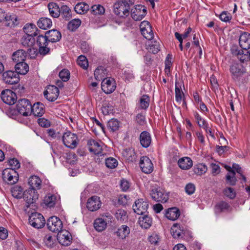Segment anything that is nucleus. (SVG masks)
<instances>
[{
    "label": "nucleus",
    "mask_w": 250,
    "mask_h": 250,
    "mask_svg": "<svg viewBox=\"0 0 250 250\" xmlns=\"http://www.w3.org/2000/svg\"><path fill=\"white\" fill-rule=\"evenodd\" d=\"M230 72L232 79L235 81H240L246 73V68L241 63H235L230 66Z\"/></svg>",
    "instance_id": "2"
},
{
    "label": "nucleus",
    "mask_w": 250,
    "mask_h": 250,
    "mask_svg": "<svg viewBox=\"0 0 250 250\" xmlns=\"http://www.w3.org/2000/svg\"><path fill=\"white\" fill-rule=\"evenodd\" d=\"M8 164L10 167L9 168L15 170L20 167V163L19 161L16 158L10 159L8 161Z\"/></svg>",
    "instance_id": "62"
},
{
    "label": "nucleus",
    "mask_w": 250,
    "mask_h": 250,
    "mask_svg": "<svg viewBox=\"0 0 250 250\" xmlns=\"http://www.w3.org/2000/svg\"><path fill=\"white\" fill-rule=\"evenodd\" d=\"M105 9L101 5H94L91 6V13L93 15H102L104 13Z\"/></svg>",
    "instance_id": "44"
},
{
    "label": "nucleus",
    "mask_w": 250,
    "mask_h": 250,
    "mask_svg": "<svg viewBox=\"0 0 250 250\" xmlns=\"http://www.w3.org/2000/svg\"><path fill=\"white\" fill-rule=\"evenodd\" d=\"M50 15L53 18H58L60 15V8L57 3L50 2L48 4Z\"/></svg>",
    "instance_id": "37"
},
{
    "label": "nucleus",
    "mask_w": 250,
    "mask_h": 250,
    "mask_svg": "<svg viewBox=\"0 0 250 250\" xmlns=\"http://www.w3.org/2000/svg\"><path fill=\"white\" fill-rule=\"evenodd\" d=\"M47 226L50 231L54 232H58L62 228V223L58 217L52 216L48 219Z\"/></svg>",
    "instance_id": "8"
},
{
    "label": "nucleus",
    "mask_w": 250,
    "mask_h": 250,
    "mask_svg": "<svg viewBox=\"0 0 250 250\" xmlns=\"http://www.w3.org/2000/svg\"><path fill=\"white\" fill-rule=\"evenodd\" d=\"M30 224L35 228L40 229L42 228L45 223L44 217L39 213H32L29 218Z\"/></svg>",
    "instance_id": "7"
},
{
    "label": "nucleus",
    "mask_w": 250,
    "mask_h": 250,
    "mask_svg": "<svg viewBox=\"0 0 250 250\" xmlns=\"http://www.w3.org/2000/svg\"><path fill=\"white\" fill-rule=\"evenodd\" d=\"M87 145L89 150L95 155H99L102 153V147L101 143H99L94 140H90L88 141Z\"/></svg>",
    "instance_id": "21"
},
{
    "label": "nucleus",
    "mask_w": 250,
    "mask_h": 250,
    "mask_svg": "<svg viewBox=\"0 0 250 250\" xmlns=\"http://www.w3.org/2000/svg\"><path fill=\"white\" fill-rule=\"evenodd\" d=\"M231 208L227 202L221 201L218 203L215 206L214 211L216 214H219L222 212L230 211Z\"/></svg>",
    "instance_id": "24"
},
{
    "label": "nucleus",
    "mask_w": 250,
    "mask_h": 250,
    "mask_svg": "<svg viewBox=\"0 0 250 250\" xmlns=\"http://www.w3.org/2000/svg\"><path fill=\"white\" fill-rule=\"evenodd\" d=\"M66 160L70 164H74L77 161V156L74 152H70L66 154Z\"/></svg>",
    "instance_id": "60"
},
{
    "label": "nucleus",
    "mask_w": 250,
    "mask_h": 250,
    "mask_svg": "<svg viewBox=\"0 0 250 250\" xmlns=\"http://www.w3.org/2000/svg\"><path fill=\"white\" fill-rule=\"evenodd\" d=\"M44 106L40 102L34 104L32 106L31 113L36 116H42L44 113Z\"/></svg>",
    "instance_id": "27"
},
{
    "label": "nucleus",
    "mask_w": 250,
    "mask_h": 250,
    "mask_svg": "<svg viewBox=\"0 0 250 250\" xmlns=\"http://www.w3.org/2000/svg\"><path fill=\"white\" fill-rule=\"evenodd\" d=\"M18 112L24 116H28L31 114L32 105L30 101L25 99L19 100L17 104Z\"/></svg>",
    "instance_id": "4"
},
{
    "label": "nucleus",
    "mask_w": 250,
    "mask_h": 250,
    "mask_svg": "<svg viewBox=\"0 0 250 250\" xmlns=\"http://www.w3.org/2000/svg\"><path fill=\"white\" fill-rule=\"evenodd\" d=\"M224 193L225 196L230 199H233L236 196V193L231 188H227L224 190Z\"/></svg>",
    "instance_id": "63"
},
{
    "label": "nucleus",
    "mask_w": 250,
    "mask_h": 250,
    "mask_svg": "<svg viewBox=\"0 0 250 250\" xmlns=\"http://www.w3.org/2000/svg\"><path fill=\"white\" fill-rule=\"evenodd\" d=\"M94 227L97 231L101 232L106 228L107 224L103 219L99 218L95 220Z\"/></svg>",
    "instance_id": "43"
},
{
    "label": "nucleus",
    "mask_w": 250,
    "mask_h": 250,
    "mask_svg": "<svg viewBox=\"0 0 250 250\" xmlns=\"http://www.w3.org/2000/svg\"><path fill=\"white\" fill-rule=\"evenodd\" d=\"M89 10V5L85 2L78 3L74 7L75 11L78 14H84Z\"/></svg>",
    "instance_id": "39"
},
{
    "label": "nucleus",
    "mask_w": 250,
    "mask_h": 250,
    "mask_svg": "<svg viewBox=\"0 0 250 250\" xmlns=\"http://www.w3.org/2000/svg\"><path fill=\"white\" fill-rule=\"evenodd\" d=\"M138 223L142 228L148 229L152 224V219L148 215H144L139 217Z\"/></svg>",
    "instance_id": "36"
},
{
    "label": "nucleus",
    "mask_w": 250,
    "mask_h": 250,
    "mask_svg": "<svg viewBox=\"0 0 250 250\" xmlns=\"http://www.w3.org/2000/svg\"><path fill=\"white\" fill-rule=\"evenodd\" d=\"M5 19V21H6V24L8 26H15L18 24V17L15 15H12L8 16Z\"/></svg>",
    "instance_id": "47"
},
{
    "label": "nucleus",
    "mask_w": 250,
    "mask_h": 250,
    "mask_svg": "<svg viewBox=\"0 0 250 250\" xmlns=\"http://www.w3.org/2000/svg\"><path fill=\"white\" fill-rule=\"evenodd\" d=\"M180 216V211L176 208H172L168 209L166 213V217L170 220H175Z\"/></svg>",
    "instance_id": "42"
},
{
    "label": "nucleus",
    "mask_w": 250,
    "mask_h": 250,
    "mask_svg": "<svg viewBox=\"0 0 250 250\" xmlns=\"http://www.w3.org/2000/svg\"><path fill=\"white\" fill-rule=\"evenodd\" d=\"M59 75L62 81L67 82L70 79V73L68 70L64 69L60 72Z\"/></svg>",
    "instance_id": "59"
},
{
    "label": "nucleus",
    "mask_w": 250,
    "mask_h": 250,
    "mask_svg": "<svg viewBox=\"0 0 250 250\" xmlns=\"http://www.w3.org/2000/svg\"><path fill=\"white\" fill-rule=\"evenodd\" d=\"M140 142L141 146L145 148L148 147L151 143V137L149 133L146 131H143L140 135Z\"/></svg>",
    "instance_id": "23"
},
{
    "label": "nucleus",
    "mask_w": 250,
    "mask_h": 250,
    "mask_svg": "<svg viewBox=\"0 0 250 250\" xmlns=\"http://www.w3.org/2000/svg\"><path fill=\"white\" fill-rule=\"evenodd\" d=\"M28 184L30 186V188L39 189L41 188L42 180L37 176H32L29 179Z\"/></svg>",
    "instance_id": "29"
},
{
    "label": "nucleus",
    "mask_w": 250,
    "mask_h": 250,
    "mask_svg": "<svg viewBox=\"0 0 250 250\" xmlns=\"http://www.w3.org/2000/svg\"><path fill=\"white\" fill-rule=\"evenodd\" d=\"M23 29L26 35L32 36H37L38 35L37 32L39 31L36 26L32 23L26 24Z\"/></svg>",
    "instance_id": "33"
},
{
    "label": "nucleus",
    "mask_w": 250,
    "mask_h": 250,
    "mask_svg": "<svg viewBox=\"0 0 250 250\" xmlns=\"http://www.w3.org/2000/svg\"><path fill=\"white\" fill-rule=\"evenodd\" d=\"M150 194L152 199L156 202L166 203L168 199V194L160 187L152 188Z\"/></svg>",
    "instance_id": "5"
},
{
    "label": "nucleus",
    "mask_w": 250,
    "mask_h": 250,
    "mask_svg": "<svg viewBox=\"0 0 250 250\" xmlns=\"http://www.w3.org/2000/svg\"><path fill=\"white\" fill-rule=\"evenodd\" d=\"M160 50V42L154 41L149 44V50L153 54L157 53Z\"/></svg>",
    "instance_id": "54"
},
{
    "label": "nucleus",
    "mask_w": 250,
    "mask_h": 250,
    "mask_svg": "<svg viewBox=\"0 0 250 250\" xmlns=\"http://www.w3.org/2000/svg\"><path fill=\"white\" fill-rule=\"evenodd\" d=\"M130 233V229L126 225L121 226L115 232L117 236L121 239H125Z\"/></svg>",
    "instance_id": "38"
},
{
    "label": "nucleus",
    "mask_w": 250,
    "mask_h": 250,
    "mask_svg": "<svg viewBox=\"0 0 250 250\" xmlns=\"http://www.w3.org/2000/svg\"><path fill=\"white\" fill-rule=\"evenodd\" d=\"M116 85L113 79H104L101 83V88L103 91L106 94L112 93L116 89Z\"/></svg>",
    "instance_id": "15"
},
{
    "label": "nucleus",
    "mask_w": 250,
    "mask_h": 250,
    "mask_svg": "<svg viewBox=\"0 0 250 250\" xmlns=\"http://www.w3.org/2000/svg\"><path fill=\"white\" fill-rule=\"evenodd\" d=\"M46 35L49 42H57L61 38V33L57 30H51L46 32Z\"/></svg>",
    "instance_id": "25"
},
{
    "label": "nucleus",
    "mask_w": 250,
    "mask_h": 250,
    "mask_svg": "<svg viewBox=\"0 0 250 250\" xmlns=\"http://www.w3.org/2000/svg\"><path fill=\"white\" fill-rule=\"evenodd\" d=\"M239 43L240 47L244 50L250 48V34L247 32L242 33L239 37Z\"/></svg>",
    "instance_id": "20"
},
{
    "label": "nucleus",
    "mask_w": 250,
    "mask_h": 250,
    "mask_svg": "<svg viewBox=\"0 0 250 250\" xmlns=\"http://www.w3.org/2000/svg\"><path fill=\"white\" fill-rule=\"evenodd\" d=\"M72 238L71 234L67 231L62 232L58 236V240L62 245L68 246L71 244Z\"/></svg>",
    "instance_id": "22"
},
{
    "label": "nucleus",
    "mask_w": 250,
    "mask_h": 250,
    "mask_svg": "<svg viewBox=\"0 0 250 250\" xmlns=\"http://www.w3.org/2000/svg\"><path fill=\"white\" fill-rule=\"evenodd\" d=\"M139 164L142 171L145 173H150L153 170V165L150 159L146 156L141 158Z\"/></svg>",
    "instance_id": "16"
},
{
    "label": "nucleus",
    "mask_w": 250,
    "mask_h": 250,
    "mask_svg": "<svg viewBox=\"0 0 250 250\" xmlns=\"http://www.w3.org/2000/svg\"><path fill=\"white\" fill-rule=\"evenodd\" d=\"M81 21L78 19H75L69 22L67 27L71 31L76 30L81 25Z\"/></svg>",
    "instance_id": "52"
},
{
    "label": "nucleus",
    "mask_w": 250,
    "mask_h": 250,
    "mask_svg": "<svg viewBox=\"0 0 250 250\" xmlns=\"http://www.w3.org/2000/svg\"><path fill=\"white\" fill-rule=\"evenodd\" d=\"M207 170V167L203 164H198L194 167V173L199 175H202L205 173Z\"/></svg>",
    "instance_id": "50"
},
{
    "label": "nucleus",
    "mask_w": 250,
    "mask_h": 250,
    "mask_svg": "<svg viewBox=\"0 0 250 250\" xmlns=\"http://www.w3.org/2000/svg\"><path fill=\"white\" fill-rule=\"evenodd\" d=\"M15 71L18 74L25 75L29 71V66L24 62H18L15 66Z\"/></svg>",
    "instance_id": "34"
},
{
    "label": "nucleus",
    "mask_w": 250,
    "mask_h": 250,
    "mask_svg": "<svg viewBox=\"0 0 250 250\" xmlns=\"http://www.w3.org/2000/svg\"><path fill=\"white\" fill-rule=\"evenodd\" d=\"M2 178L7 184L13 185L18 182L19 175L15 170L6 168L3 171Z\"/></svg>",
    "instance_id": "6"
},
{
    "label": "nucleus",
    "mask_w": 250,
    "mask_h": 250,
    "mask_svg": "<svg viewBox=\"0 0 250 250\" xmlns=\"http://www.w3.org/2000/svg\"><path fill=\"white\" fill-rule=\"evenodd\" d=\"M140 29L142 35L146 39L151 40L153 39L154 34L149 22L144 21L140 25Z\"/></svg>",
    "instance_id": "13"
},
{
    "label": "nucleus",
    "mask_w": 250,
    "mask_h": 250,
    "mask_svg": "<svg viewBox=\"0 0 250 250\" xmlns=\"http://www.w3.org/2000/svg\"><path fill=\"white\" fill-rule=\"evenodd\" d=\"M52 22L51 19L48 18H41L37 22L38 26L44 30H46L50 28L52 26Z\"/></svg>",
    "instance_id": "40"
},
{
    "label": "nucleus",
    "mask_w": 250,
    "mask_h": 250,
    "mask_svg": "<svg viewBox=\"0 0 250 250\" xmlns=\"http://www.w3.org/2000/svg\"><path fill=\"white\" fill-rule=\"evenodd\" d=\"M146 8L142 5H136L131 11V16L135 21H141L146 14Z\"/></svg>",
    "instance_id": "9"
},
{
    "label": "nucleus",
    "mask_w": 250,
    "mask_h": 250,
    "mask_svg": "<svg viewBox=\"0 0 250 250\" xmlns=\"http://www.w3.org/2000/svg\"><path fill=\"white\" fill-rule=\"evenodd\" d=\"M27 54L23 49H19L15 52L12 55L13 61L17 62H24L26 58Z\"/></svg>",
    "instance_id": "26"
},
{
    "label": "nucleus",
    "mask_w": 250,
    "mask_h": 250,
    "mask_svg": "<svg viewBox=\"0 0 250 250\" xmlns=\"http://www.w3.org/2000/svg\"><path fill=\"white\" fill-rule=\"evenodd\" d=\"M133 209L136 214L143 215L147 212L148 208V203L143 199L136 200L133 205Z\"/></svg>",
    "instance_id": "10"
},
{
    "label": "nucleus",
    "mask_w": 250,
    "mask_h": 250,
    "mask_svg": "<svg viewBox=\"0 0 250 250\" xmlns=\"http://www.w3.org/2000/svg\"><path fill=\"white\" fill-rule=\"evenodd\" d=\"M105 165L110 168H114L118 166V162L116 159L113 157H109L105 159Z\"/></svg>",
    "instance_id": "56"
},
{
    "label": "nucleus",
    "mask_w": 250,
    "mask_h": 250,
    "mask_svg": "<svg viewBox=\"0 0 250 250\" xmlns=\"http://www.w3.org/2000/svg\"><path fill=\"white\" fill-rule=\"evenodd\" d=\"M43 242L45 245L48 248H52L54 247L56 242L55 237H52L50 234H46L43 239Z\"/></svg>",
    "instance_id": "48"
},
{
    "label": "nucleus",
    "mask_w": 250,
    "mask_h": 250,
    "mask_svg": "<svg viewBox=\"0 0 250 250\" xmlns=\"http://www.w3.org/2000/svg\"><path fill=\"white\" fill-rule=\"evenodd\" d=\"M101 206V202L100 198L97 196H93L89 198L86 204L87 209L91 211H96Z\"/></svg>",
    "instance_id": "18"
},
{
    "label": "nucleus",
    "mask_w": 250,
    "mask_h": 250,
    "mask_svg": "<svg viewBox=\"0 0 250 250\" xmlns=\"http://www.w3.org/2000/svg\"><path fill=\"white\" fill-rule=\"evenodd\" d=\"M11 193L12 196L16 198L19 199L23 197V189L20 186H16L13 187Z\"/></svg>",
    "instance_id": "46"
},
{
    "label": "nucleus",
    "mask_w": 250,
    "mask_h": 250,
    "mask_svg": "<svg viewBox=\"0 0 250 250\" xmlns=\"http://www.w3.org/2000/svg\"><path fill=\"white\" fill-rule=\"evenodd\" d=\"M39 125L43 127H48L50 125V122L49 120L44 118H40L38 119Z\"/></svg>",
    "instance_id": "64"
},
{
    "label": "nucleus",
    "mask_w": 250,
    "mask_h": 250,
    "mask_svg": "<svg viewBox=\"0 0 250 250\" xmlns=\"http://www.w3.org/2000/svg\"><path fill=\"white\" fill-rule=\"evenodd\" d=\"M57 200L58 197L57 195L49 193L44 197L43 203L46 207L52 208L54 207Z\"/></svg>",
    "instance_id": "28"
},
{
    "label": "nucleus",
    "mask_w": 250,
    "mask_h": 250,
    "mask_svg": "<svg viewBox=\"0 0 250 250\" xmlns=\"http://www.w3.org/2000/svg\"><path fill=\"white\" fill-rule=\"evenodd\" d=\"M133 2L131 0H121L114 4V13L121 18H125L129 14L130 6Z\"/></svg>",
    "instance_id": "1"
},
{
    "label": "nucleus",
    "mask_w": 250,
    "mask_h": 250,
    "mask_svg": "<svg viewBox=\"0 0 250 250\" xmlns=\"http://www.w3.org/2000/svg\"><path fill=\"white\" fill-rule=\"evenodd\" d=\"M60 15L65 21H69L72 17L70 8L65 5H62L60 8Z\"/></svg>",
    "instance_id": "41"
},
{
    "label": "nucleus",
    "mask_w": 250,
    "mask_h": 250,
    "mask_svg": "<svg viewBox=\"0 0 250 250\" xmlns=\"http://www.w3.org/2000/svg\"><path fill=\"white\" fill-rule=\"evenodd\" d=\"M226 182L230 186H235L237 181L235 171L228 172L226 176Z\"/></svg>",
    "instance_id": "45"
},
{
    "label": "nucleus",
    "mask_w": 250,
    "mask_h": 250,
    "mask_svg": "<svg viewBox=\"0 0 250 250\" xmlns=\"http://www.w3.org/2000/svg\"><path fill=\"white\" fill-rule=\"evenodd\" d=\"M182 82L181 81L175 82V98L177 102L181 103L183 100L184 93L182 90L181 86Z\"/></svg>",
    "instance_id": "35"
},
{
    "label": "nucleus",
    "mask_w": 250,
    "mask_h": 250,
    "mask_svg": "<svg viewBox=\"0 0 250 250\" xmlns=\"http://www.w3.org/2000/svg\"><path fill=\"white\" fill-rule=\"evenodd\" d=\"M48 39L46 35L43 36L42 35H40L38 37L37 43L39 46H42L43 45H47L48 44Z\"/></svg>",
    "instance_id": "61"
},
{
    "label": "nucleus",
    "mask_w": 250,
    "mask_h": 250,
    "mask_svg": "<svg viewBox=\"0 0 250 250\" xmlns=\"http://www.w3.org/2000/svg\"><path fill=\"white\" fill-rule=\"evenodd\" d=\"M171 234L174 238H183L185 234V229L182 225L174 224L171 228Z\"/></svg>",
    "instance_id": "19"
},
{
    "label": "nucleus",
    "mask_w": 250,
    "mask_h": 250,
    "mask_svg": "<svg viewBox=\"0 0 250 250\" xmlns=\"http://www.w3.org/2000/svg\"><path fill=\"white\" fill-rule=\"evenodd\" d=\"M59 90L54 85H49L44 92V96L49 101L53 102L58 97Z\"/></svg>",
    "instance_id": "17"
},
{
    "label": "nucleus",
    "mask_w": 250,
    "mask_h": 250,
    "mask_svg": "<svg viewBox=\"0 0 250 250\" xmlns=\"http://www.w3.org/2000/svg\"><path fill=\"white\" fill-rule=\"evenodd\" d=\"M63 144L70 148H75L78 144L77 135L70 131H67L63 133L62 137Z\"/></svg>",
    "instance_id": "3"
},
{
    "label": "nucleus",
    "mask_w": 250,
    "mask_h": 250,
    "mask_svg": "<svg viewBox=\"0 0 250 250\" xmlns=\"http://www.w3.org/2000/svg\"><path fill=\"white\" fill-rule=\"evenodd\" d=\"M3 80L7 84H14L19 83V75L17 72L13 71H7L2 74Z\"/></svg>",
    "instance_id": "11"
},
{
    "label": "nucleus",
    "mask_w": 250,
    "mask_h": 250,
    "mask_svg": "<svg viewBox=\"0 0 250 250\" xmlns=\"http://www.w3.org/2000/svg\"><path fill=\"white\" fill-rule=\"evenodd\" d=\"M115 217L118 221L123 222L127 218V213L124 210L118 209L115 213Z\"/></svg>",
    "instance_id": "53"
},
{
    "label": "nucleus",
    "mask_w": 250,
    "mask_h": 250,
    "mask_svg": "<svg viewBox=\"0 0 250 250\" xmlns=\"http://www.w3.org/2000/svg\"><path fill=\"white\" fill-rule=\"evenodd\" d=\"M123 155L125 157L126 160L129 161H133L135 160L136 155L134 150L131 148H128L124 151L123 152Z\"/></svg>",
    "instance_id": "51"
},
{
    "label": "nucleus",
    "mask_w": 250,
    "mask_h": 250,
    "mask_svg": "<svg viewBox=\"0 0 250 250\" xmlns=\"http://www.w3.org/2000/svg\"><path fill=\"white\" fill-rule=\"evenodd\" d=\"M107 126L111 131H116L119 127V122L116 119H112L108 122Z\"/></svg>",
    "instance_id": "55"
},
{
    "label": "nucleus",
    "mask_w": 250,
    "mask_h": 250,
    "mask_svg": "<svg viewBox=\"0 0 250 250\" xmlns=\"http://www.w3.org/2000/svg\"><path fill=\"white\" fill-rule=\"evenodd\" d=\"M149 97L146 95H143L140 99L139 104L141 109H146L149 105Z\"/></svg>",
    "instance_id": "49"
},
{
    "label": "nucleus",
    "mask_w": 250,
    "mask_h": 250,
    "mask_svg": "<svg viewBox=\"0 0 250 250\" xmlns=\"http://www.w3.org/2000/svg\"><path fill=\"white\" fill-rule=\"evenodd\" d=\"M194 117L196 121L197 124L200 127H201L203 125L207 122V121L197 112L195 111L193 113Z\"/></svg>",
    "instance_id": "57"
},
{
    "label": "nucleus",
    "mask_w": 250,
    "mask_h": 250,
    "mask_svg": "<svg viewBox=\"0 0 250 250\" xmlns=\"http://www.w3.org/2000/svg\"><path fill=\"white\" fill-rule=\"evenodd\" d=\"M38 196L39 194L34 188L26 189L23 193V198L28 204L27 207L35 202L38 199Z\"/></svg>",
    "instance_id": "14"
},
{
    "label": "nucleus",
    "mask_w": 250,
    "mask_h": 250,
    "mask_svg": "<svg viewBox=\"0 0 250 250\" xmlns=\"http://www.w3.org/2000/svg\"><path fill=\"white\" fill-rule=\"evenodd\" d=\"M21 43L23 46L29 47L28 51L31 50V49L30 47L32 46L35 43L34 36L25 34L22 37Z\"/></svg>",
    "instance_id": "32"
},
{
    "label": "nucleus",
    "mask_w": 250,
    "mask_h": 250,
    "mask_svg": "<svg viewBox=\"0 0 250 250\" xmlns=\"http://www.w3.org/2000/svg\"><path fill=\"white\" fill-rule=\"evenodd\" d=\"M107 72L106 69L103 66H100L98 67L94 71V77L96 80L101 81L106 79L105 77L107 76Z\"/></svg>",
    "instance_id": "30"
},
{
    "label": "nucleus",
    "mask_w": 250,
    "mask_h": 250,
    "mask_svg": "<svg viewBox=\"0 0 250 250\" xmlns=\"http://www.w3.org/2000/svg\"><path fill=\"white\" fill-rule=\"evenodd\" d=\"M178 164L182 169H188L192 166V161L189 157H184L179 160Z\"/></svg>",
    "instance_id": "31"
},
{
    "label": "nucleus",
    "mask_w": 250,
    "mask_h": 250,
    "mask_svg": "<svg viewBox=\"0 0 250 250\" xmlns=\"http://www.w3.org/2000/svg\"><path fill=\"white\" fill-rule=\"evenodd\" d=\"M77 63L83 69H86L88 67V61L84 56L81 55L77 59Z\"/></svg>",
    "instance_id": "58"
},
{
    "label": "nucleus",
    "mask_w": 250,
    "mask_h": 250,
    "mask_svg": "<svg viewBox=\"0 0 250 250\" xmlns=\"http://www.w3.org/2000/svg\"><path fill=\"white\" fill-rule=\"evenodd\" d=\"M1 98L4 103L9 105L14 104L17 99L16 93L9 89H6L2 91Z\"/></svg>",
    "instance_id": "12"
}]
</instances>
